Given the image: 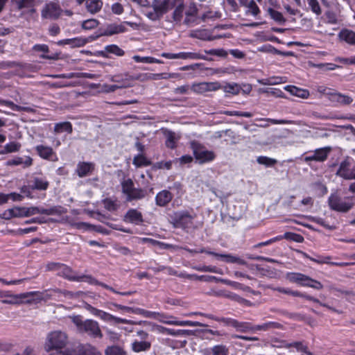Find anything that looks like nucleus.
Masks as SVG:
<instances>
[{"mask_svg": "<svg viewBox=\"0 0 355 355\" xmlns=\"http://www.w3.org/2000/svg\"><path fill=\"white\" fill-rule=\"evenodd\" d=\"M0 298L4 299L1 302L5 304H21L23 303L31 304L34 302H40L50 298V295L40 291H31L20 294H13L8 291L0 290Z\"/></svg>", "mask_w": 355, "mask_h": 355, "instance_id": "nucleus-1", "label": "nucleus"}, {"mask_svg": "<svg viewBox=\"0 0 355 355\" xmlns=\"http://www.w3.org/2000/svg\"><path fill=\"white\" fill-rule=\"evenodd\" d=\"M80 333H85L92 338H102L103 334L98 322L93 320H83L80 315L69 316Z\"/></svg>", "mask_w": 355, "mask_h": 355, "instance_id": "nucleus-2", "label": "nucleus"}, {"mask_svg": "<svg viewBox=\"0 0 355 355\" xmlns=\"http://www.w3.org/2000/svg\"><path fill=\"white\" fill-rule=\"evenodd\" d=\"M68 342V336L64 331L60 330L53 331L47 334L44 349L48 352L51 350L60 352V349L67 346Z\"/></svg>", "mask_w": 355, "mask_h": 355, "instance_id": "nucleus-3", "label": "nucleus"}, {"mask_svg": "<svg viewBox=\"0 0 355 355\" xmlns=\"http://www.w3.org/2000/svg\"><path fill=\"white\" fill-rule=\"evenodd\" d=\"M286 278L291 282L298 284L302 286L310 287L316 290H322L323 285L319 281L300 272H288Z\"/></svg>", "mask_w": 355, "mask_h": 355, "instance_id": "nucleus-4", "label": "nucleus"}, {"mask_svg": "<svg viewBox=\"0 0 355 355\" xmlns=\"http://www.w3.org/2000/svg\"><path fill=\"white\" fill-rule=\"evenodd\" d=\"M329 205L333 210L339 212H347L354 205L353 197L342 198L337 194H331L329 198Z\"/></svg>", "mask_w": 355, "mask_h": 355, "instance_id": "nucleus-5", "label": "nucleus"}, {"mask_svg": "<svg viewBox=\"0 0 355 355\" xmlns=\"http://www.w3.org/2000/svg\"><path fill=\"white\" fill-rule=\"evenodd\" d=\"M85 309L89 311L92 315L100 318L101 320L105 322H113L114 324H136V322L129 320L121 318L116 317L109 313L98 309L91 304L86 303L84 306Z\"/></svg>", "mask_w": 355, "mask_h": 355, "instance_id": "nucleus-6", "label": "nucleus"}, {"mask_svg": "<svg viewBox=\"0 0 355 355\" xmlns=\"http://www.w3.org/2000/svg\"><path fill=\"white\" fill-rule=\"evenodd\" d=\"M153 313H156L157 315L151 317H148L149 318H154L159 320L160 322L166 324H172L177 326H189V327H207V324L201 323L197 321H190V320H183L180 321L177 320L176 318L171 315H166L164 313H160L158 312H153Z\"/></svg>", "mask_w": 355, "mask_h": 355, "instance_id": "nucleus-7", "label": "nucleus"}, {"mask_svg": "<svg viewBox=\"0 0 355 355\" xmlns=\"http://www.w3.org/2000/svg\"><path fill=\"white\" fill-rule=\"evenodd\" d=\"M272 290L274 291H277L279 293H284V294H287V295H293V296H295V297H303V298H305L309 301H312L313 302H315V303H318L319 304L320 306H324V307H326L328 309L335 312V313H337L338 314H341L343 313L342 311H340V310H338L332 306H329L328 304H324V303H322L321 302L319 301V300H318L317 298H315L311 295H306L305 293H300L299 291H292L289 288H282V287H277V288H272Z\"/></svg>", "mask_w": 355, "mask_h": 355, "instance_id": "nucleus-8", "label": "nucleus"}, {"mask_svg": "<svg viewBox=\"0 0 355 355\" xmlns=\"http://www.w3.org/2000/svg\"><path fill=\"white\" fill-rule=\"evenodd\" d=\"M195 216L191 215L188 211H178L172 216V224L175 227L189 228L193 225V220Z\"/></svg>", "mask_w": 355, "mask_h": 355, "instance_id": "nucleus-9", "label": "nucleus"}, {"mask_svg": "<svg viewBox=\"0 0 355 355\" xmlns=\"http://www.w3.org/2000/svg\"><path fill=\"white\" fill-rule=\"evenodd\" d=\"M191 146L195 158L200 164L209 162L215 159L216 155L213 151L206 150L205 147L194 142L191 144Z\"/></svg>", "mask_w": 355, "mask_h": 355, "instance_id": "nucleus-10", "label": "nucleus"}, {"mask_svg": "<svg viewBox=\"0 0 355 355\" xmlns=\"http://www.w3.org/2000/svg\"><path fill=\"white\" fill-rule=\"evenodd\" d=\"M125 24L129 25L132 27L137 26L135 23L124 21L120 24H107L105 29L101 30V33L100 35H106L110 36L114 34H119L121 33H124L126 31Z\"/></svg>", "mask_w": 355, "mask_h": 355, "instance_id": "nucleus-11", "label": "nucleus"}, {"mask_svg": "<svg viewBox=\"0 0 355 355\" xmlns=\"http://www.w3.org/2000/svg\"><path fill=\"white\" fill-rule=\"evenodd\" d=\"M336 175L345 180H355V166L351 168L350 162L346 159L340 164Z\"/></svg>", "mask_w": 355, "mask_h": 355, "instance_id": "nucleus-12", "label": "nucleus"}, {"mask_svg": "<svg viewBox=\"0 0 355 355\" xmlns=\"http://www.w3.org/2000/svg\"><path fill=\"white\" fill-rule=\"evenodd\" d=\"M62 12L60 6L56 3L51 2L46 3L42 10L41 15L43 19H56Z\"/></svg>", "mask_w": 355, "mask_h": 355, "instance_id": "nucleus-13", "label": "nucleus"}, {"mask_svg": "<svg viewBox=\"0 0 355 355\" xmlns=\"http://www.w3.org/2000/svg\"><path fill=\"white\" fill-rule=\"evenodd\" d=\"M221 85L217 82H202L194 83L191 86V90L197 94H204L208 92L217 91L220 89Z\"/></svg>", "mask_w": 355, "mask_h": 355, "instance_id": "nucleus-14", "label": "nucleus"}, {"mask_svg": "<svg viewBox=\"0 0 355 355\" xmlns=\"http://www.w3.org/2000/svg\"><path fill=\"white\" fill-rule=\"evenodd\" d=\"M62 355H101V354L92 346L79 345L73 349L62 352Z\"/></svg>", "mask_w": 355, "mask_h": 355, "instance_id": "nucleus-15", "label": "nucleus"}, {"mask_svg": "<svg viewBox=\"0 0 355 355\" xmlns=\"http://www.w3.org/2000/svg\"><path fill=\"white\" fill-rule=\"evenodd\" d=\"M18 10L27 9L31 14L35 13V7L39 3V0H12Z\"/></svg>", "mask_w": 355, "mask_h": 355, "instance_id": "nucleus-16", "label": "nucleus"}, {"mask_svg": "<svg viewBox=\"0 0 355 355\" xmlns=\"http://www.w3.org/2000/svg\"><path fill=\"white\" fill-rule=\"evenodd\" d=\"M110 304L117 308L118 309L123 310V311H127L129 313L130 312V313H133L135 314L142 315L146 318L151 317V316H154V315H157L156 313H153L151 311H146L145 309H140V308H132V307L119 304H116L114 302H111V303H110Z\"/></svg>", "mask_w": 355, "mask_h": 355, "instance_id": "nucleus-17", "label": "nucleus"}, {"mask_svg": "<svg viewBox=\"0 0 355 355\" xmlns=\"http://www.w3.org/2000/svg\"><path fill=\"white\" fill-rule=\"evenodd\" d=\"M207 254L213 255L217 258H221L226 263H238L240 265H247V263L243 259L237 256L231 254H219L214 252H207Z\"/></svg>", "mask_w": 355, "mask_h": 355, "instance_id": "nucleus-18", "label": "nucleus"}, {"mask_svg": "<svg viewBox=\"0 0 355 355\" xmlns=\"http://www.w3.org/2000/svg\"><path fill=\"white\" fill-rule=\"evenodd\" d=\"M123 220L127 223L139 225L144 222L142 214L135 209H129L123 217Z\"/></svg>", "mask_w": 355, "mask_h": 355, "instance_id": "nucleus-19", "label": "nucleus"}, {"mask_svg": "<svg viewBox=\"0 0 355 355\" xmlns=\"http://www.w3.org/2000/svg\"><path fill=\"white\" fill-rule=\"evenodd\" d=\"M25 216L24 207H15L4 211L0 215V217L5 220H10L12 218H21L25 217Z\"/></svg>", "mask_w": 355, "mask_h": 355, "instance_id": "nucleus-20", "label": "nucleus"}, {"mask_svg": "<svg viewBox=\"0 0 355 355\" xmlns=\"http://www.w3.org/2000/svg\"><path fill=\"white\" fill-rule=\"evenodd\" d=\"M172 198L173 194L170 191L162 190L155 197L156 205L159 207H164L171 201Z\"/></svg>", "mask_w": 355, "mask_h": 355, "instance_id": "nucleus-21", "label": "nucleus"}, {"mask_svg": "<svg viewBox=\"0 0 355 355\" xmlns=\"http://www.w3.org/2000/svg\"><path fill=\"white\" fill-rule=\"evenodd\" d=\"M58 275L70 281H80L83 279H85L84 275L81 277L74 275L73 270L63 263Z\"/></svg>", "mask_w": 355, "mask_h": 355, "instance_id": "nucleus-22", "label": "nucleus"}, {"mask_svg": "<svg viewBox=\"0 0 355 355\" xmlns=\"http://www.w3.org/2000/svg\"><path fill=\"white\" fill-rule=\"evenodd\" d=\"M284 327L282 324L277 322H267L261 324L254 325V332L257 331H268L272 329H283Z\"/></svg>", "mask_w": 355, "mask_h": 355, "instance_id": "nucleus-23", "label": "nucleus"}, {"mask_svg": "<svg viewBox=\"0 0 355 355\" xmlns=\"http://www.w3.org/2000/svg\"><path fill=\"white\" fill-rule=\"evenodd\" d=\"M284 89L288 92L291 95L303 99L308 98L310 95L309 90L301 89L293 85H287L284 87Z\"/></svg>", "mask_w": 355, "mask_h": 355, "instance_id": "nucleus-24", "label": "nucleus"}, {"mask_svg": "<svg viewBox=\"0 0 355 355\" xmlns=\"http://www.w3.org/2000/svg\"><path fill=\"white\" fill-rule=\"evenodd\" d=\"M23 165V168L30 167L33 164V159L31 157H26L24 160L22 157H16L6 162V166H18Z\"/></svg>", "mask_w": 355, "mask_h": 355, "instance_id": "nucleus-25", "label": "nucleus"}, {"mask_svg": "<svg viewBox=\"0 0 355 355\" xmlns=\"http://www.w3.org/2000/svg\"><path fill=\"white\" fill-rule=\"evenodd\" d=\"M194 315H200L205 317H207L209 319L214 320L218 322H223L226 326H230L232 327H235L236 320L230 318H217L211 314H205L202 313H193ZM192 315V313H189V315Z\"/></svg>", "mask_w": 355, "mask_h": 355, "instance_id": "nucleus-26", "label": "nucleus"}, {"mask_svg": "<svg viewBox=\"0 0 355 355\" xmlns=\"http://www.w3.org/2000/svg\"><path fill=\"white\" fill-rule=\"evenodd\" d=\"M146 5L144 6H151L155 10L167 11L168 0H146Z\"/></svg>", "mask_w": 355, "mask_h": 355, "instance_id": "nucleus-27", "label": "nucleus"}, {"mask_svg": "<svg viewBox=\"0 0 355 355\" xmlns=\"http://www.w3.org/2000/svg\"><path fill=\"white\" fill-rule=\"evenodd\" d=\"M135 324L144 325L148 330L152 331H158L162 334H166L168 328L161 325L156 324L149 321H139L136 322Z\"/></svg>", "mask_w": 355, "mask_h": 355, "instance_id": "nucleus-28", "label": "nucleus"}, {"mask_svg": "<svg viewBox=\"0 0 355 355\" xmlns=\"http://www.w3.org/2000/svg\"><path fill=\"white\" fill-rule=\"evenodd\" d=\"M85 6L87 10L94 15L101 10L103 2L101 0H86Z\"/></svg>", "mask_w": 355, "mask_h": 355, "instance_id": "nucleus-29", "label": "nucleus"}, {"mask_svg": "<svg viewBox=\"0 0 355 355\" xmlns=\"http://www.w3.org/2000/svg\"><path fill=\"white\" fill-rule=\"evenodd\" d=\"M94 170V164L87 162H81L78 164L76 172L80 178L89 175Z\"/></svg>", "mask_w": 355, "mask_h": 355, "instance_id": "nucleus-30", "label": "nucleus"}, {"mask_svg": "<svg viewBox=\"0 0 355 355\" xmlns=\"http://www.w3.org/2000/svg\"><path fill=\"white\" fill-rule=\"evenodd\" d=\"M150 347L151 343L148 340H135L132 343V349L137 353L148 351Z\"/></svg>", "mask_w": 355, "mask_h": 355, "instance_id": "nucleus-31", "label": "nucleus"}, {"mask_svg": "<svg viewBox=\"0 0 355 355\" xmlns=\"http://www.w3.org/2000/svg\"><path fill=\"white\" fill-rule=\"evenodd\" d=\"M282 346L286 348L295 347L298 352L305 353L307 355H313V354L308 349V347L302 342H293L288 343L286 341L282 342Z\"/></svg>", "mask_w": 355, "mask_h": 355, "instance_id": "nucleus-32", "label": "nucleus"}, {"mask_svg": "<svg viewBox=\"0 0 355 355\" xmlns=\"http://www.w3.org/2000/svg\"><path fill=\"white\" fill-rule=\"evenodd\" d=\"M353 98L351 96L336 92L331 101V103H335L342 105H347L351 104Z\"/></svg>", "mask_w": 355, "mask_h": 355, "instance_id": "nucleus-33", "label": "nucleus"}, {"mask_svg": "<svg viewBox=\"0 0 355 355\" xmlns=\"http://www.w3.org/2000/svg\"><path fill=\"white\" fill-rule=\"evenodd\" d=\"M37 154L43 159H50L54 154L53 150L49 146L39 145L35 147Z\"/></svg>", "mask_w": 355, "mask_h": 355, "instance_id": "nucleus-34", "label": "nucleus"}, {"mask_svg": "<svg viewBox=\"0 0 355 355\" xmlns=\"http://www.w3.org/2000/svg\"><path fill=\"white\" fill-rule=\"evenodd\" d=\"M234 329L241 333H254V325L248 322L236 320Z\"/></svg>", "mask_w": 355, "mask_h": 355, "instance_id": "nucleus-35", "label": "nucleus"}, {"mask_svg": "<svg viewBox=\"0 0 355 355\" xmlns=\"http://www.w3.org/2000/svg\"><path fill=\"white\" fill-rule=\"evenodd\" d=\"M339 37L351 45H355V32L345 29L340 32Z\"/></svg>", "mask_w": 355, "mask_h": 355, "instance_id": "nucleus-36", "label": "nucleus"}, {"mask_svg": "<svg viewBox=\"0 0 355 355\" xmlns=\"http://www.w3.org/2000/svg\"><path fill=\"white\" fill-rule=\"evenodd\" d=\"M87 43V40L83 38H72L60 40L58 42L59 45H70L72 47H80Z\"/></svg>", "mask_w": 355, "mask_h": 355, "instance_id": "nucleus-37", "label": "nucleus"}, {"mask_svg": "<svg viewBox=\"0 0 355 355\" xmlns=\"http://www.w3.org/2000/svg\"><path fill=\"white\" fill-rule=\"evenodd\" d=\"M54 132L56 134L61 133L62 132H67L71 134L73 132L72 125L69 121L58 123L54 126Z\"/></svg>", "mask_w": 355, "mask_h": 355, "instance_id": "nucleus-38", "label": "nucleus"}, {"mask_svg": "<svg viewBox=\"0 0 355 355\" xmlns=\"http://www.w3.org/2000/svg\"><path fill=\"white\" fill-rule=\"evenodd\" d=\"M210 34L211 33L209 32V31L204 29L193 31L191 33L190 35L191 37L197 38L201 40L211 41Z\"/></svg>", "mask_w": 355, "mask_h": 355, "instance_id": "nucleus-39", "label": "nucleus"}, {"mask_svg": "<svg viewBox=\"0 0 355 355\" xmlns=\"http://www.w3.org/2000/svg\"><path fill=\"white\" fill-rule=\"evenodd\" d=\"M306 257H307L312 261H314L319 264L327 263V264H330L332 266H344L347 265V263H345L329 262V260L330 259L329 257H318V258H313L308 255H306Z\"/></svg>", "mask_w": 355, "mask_h": 355, "instance_id": "nucleus-40", "label": "nucleus"}, {"mask_svg": "<svg viewBox=\"0 0 355 355\" xmlns=\"http://www.w3.org/2000/svg\"><path fill=\"white\" fill-rule=\"evenodd\" d=\"M177 59H182V60H198L202 59L205 60V57L200 55L198 53L194 52H181L177 53Z\"/></svg>", "mask_w": 355, "mask_h": 355, "instance_id": "nucleus-41", "label": "nucleus"}, {"mask_svg": "<svg viewBox=\"0 0 355 355\" xmlns=\"http://www.w3.org/2000/svg\"><path fill=\"white\" fill-rule=\"evenodd\" d=\"M146 195V192L144 189L135 188L126 197V200L132 201L134 200H140L144 198Z\"/></svg>", "mask_w": 355, "mask_h": 355, "instance_id": "nucleus-42", "label": "nucleus"}, {"mask_svg": "<svg viewBox=\"0 0 355 355\" xmlns=\"http://www.w3.org/2000/svg\"><path fill=\"white\" fill-rule=\"evenodd\" d=\"M166 334L171 335L173 336H193L195 334V331L193 330H189V329L174 330V329L168 328Z\"/></svg>", "mask_w": 355, "mask_h": 355, "instance_id": "nucleus-43", "label": "nucleus"}, {"mask_svg": "<svg viewBox=\"0 0 355 355\" xmlns=\"http://www.w3.org/2000/svg\"><path fill=\"white\" fill-rule=\"evenodd\" d=\"M220 89L226 93H230L236 95L241 90V87L237 83H227L224 86H221Z\"/></svg>", "mask_w": 355, "mask_h": 355, "instance_id": "nucleus-44", "label": "nucleus"}, {"mask_svg": "<svg viewBox=\"0 0 355 355\" xmlns=\"http://www.w3.org/2000/svg\"><path fill=\"white\" fill-rule=\"evenodd\" d=\"M133 164L137 167L148 166L151 164V162L142 154H139L134 157Z\"/></svg>", "mask_w": 355, "mask_h": 355, "instance_id": "nucleus-45", "label": "nucleus"}, {"mask_svg": "<svg viewBox=\"0 0 355 355\" xmlns=\"http://www.w3.org/2000/svg\"><path fill=\"white\" fill-rule=\"evenodd\" d=\"M268 12L270 15V17L275 20L276 22H277L279 24H284L286 21L285 18L284 17L282 12L275 10L272 8H268Z\"/></svg>", "mask_w": 355, "mask_h": 355, "instance_id": "nucleus-46", "label": "nucleus"}, {"mask_svg": "<svg viewBox=\"0 0 355 355\" xmlns=\"http://www.w3.org/2000/svg\"><path fill=\"white\" fill-rule=\"evenodd\" d=\"M331 148L327 147L323 148H320L316 150L314 152L316 161L318 162H323L326 160L327 158L328 153L330 152Z\"/></svg>", "mask_w": 355, "mask_h": 355, "instance_id": "nucleus-47", "label": "nucleus"}, {"mask_svg": "<svg viewBox=\"0 0 355 355\" xmlns=\"http://www.w3.org/2000/svg\"><path fill=\"white\" fill-rule=\"evenodd\" d=\"M212 355H229V349L224 345H217L211 349Z\"/></svg>", "mask_w": 355, "mask_h": 355, "instance_id": "nucleus-48", "label": "nucleus"}, {"mask_svg": "<svg viewBox=\"0 0 355 355\" xmlns=\"http://www.w3.org/2000/svg\"><path fill=\"white\" fill-rule=\"evenodd\" d=\"M178 276L182 277H187L188 279L193 278L195 279L200 280V281H204V282H212L213 280L217 279V278L216 277L209 276V275L198 276L196 275H179Z\"/></svg>", "mask_w": 355, "mask_h": 355, "instance_id": "nucleus-49", "label": "nucleus"}, {"mask_svg": "<svg viewBox=\"0 0 355 355\" xmlns=\"http://www.w3.org/2000/svg\"><path fill=\"white\" fill-rule=\"evenodd\" d=\"M20 148H21L20 144L15 142V141H12L9 144H7L4 146L3 150L2 152H1L0 153L3 154V153H10L17 152L19 150Z\"/></svg>", "mask_w": 355, "mask_h": 355, "instance_id": "nucleus-50", "label": "nucleus"}, {"mask_svg": "<svg viewBox=\"0 0 355 355\" xmlns=\"http://www.w3.org/2000/svg\"><path fill=\"white\" fill-rule=\"evenodd\" d=\"M84 277L85 279H87V281L88 282H89L90 284H96V285H99L107 290H110L111 291H112L113 293H117V291L113 288L112 287L104 284V283H102V282H98L97 279L93 278L92 276L90 275H84Z\"/></svg>", "mask_w": 355, "mask_h": 355, "instance_id": "nucleus-51", "label": "nucleus"}, {"mask_svg": "<svg viewBox=\"0 0 355 355\" xmlns=\"http://www.w3.org/2000/svg\"><path fill=\"white\" fill-rule=\"evenodd\" d=\"M49 187V182L43 179L38 178H34V185L32 187L33 189L46 190Z\"/></svg>", "mask_w": 355, "mask_h": 355, "instance_id": "nucleus-52", "label": "nucleus"}, {"mask_svg": "<svg viewBox=\"0 0 355 355\" xmlns=\"http://www.w3.org/2000/svg\"><path fill=\"white\" fill-rule=\"evenodd\" d=\"M130 85L128 84H121V85H107L104 84L102 85V89L105 92H113L118 89L125 88L130 87Z\"/></svg>", "mask_w": 355, "mask_h": 355, "instance_id": "nucleus-53", "label": "nucleus"}, {"mask_svg": "<svg viewBox=\"0 0 355 355\" xmlns=\"http://www.w3.org/2000/svg\"><path fill=\"white\" fill-rule=\"evenodd\" d=\"M121 186H122V191L123 193H125L126 195V197L135 189L134 183H133L132 180L130 179L124 180L121 183Z\"/></svg>", "mask_w": 355, "mask_h": 355, "instance_id": "nucleus-54", "label": "nucleus"}, {"mask_svg": "<svg viewBox=\"0 0 355 355\" xmlns=\"http://www.w3.org/2000/svg\"><path fill=\"white\" fill-rule=\"evenodd\" d=\"M105 51L107 53H113L117 56H122L125 53L123 49H121L117 45L115 44H111L105 46Z\"/></svg>", "mask_w": 355, "mask_h": 355, "instance_id": "nucleus-55", "label": "nucleus"}, {"mask_svg": "<svg viewBox=\"0 0 355 355\" xmlns=\"http://www.w3.org/2000/svg\"><path fill=\"white\" fill-rule=\"evenodd\" d=\"M105 355H125V352L119 346H112L105 349Z\"/></svg>", "mask_w": 355, "mask_h": 355, "instance_id": "nucleus-56", "label": "nucleus"}, {"mask_svg": "<svg viewBox=\"0 0 355 355\" xmlns=\"http://www.w3.org/2000/svg\"><path fill=\"white\" fill-rule=\"evenodd\" d=\"M166 137V145L168 148H174L175 147V135L172 131H167L165 133Z\"/></svg>", "mask_w": 355, "mask_h": 355, "instance_id": "nucleus-57", "label": "nucleus"}, {"mask_svg": "<svg viewBox=\"0 0 355 355\" xmlns=\"http://www.w3.org/2000/svg\"><path fill=\"white\" fill-rule=\"evenodd\" d=\"M99 24L98 20L95 19H90L83 21L82 28L85 30H91L96 28Z\"/></svg>", "mask_w": 355, "mask_h": 355, "instance_id": "nucleus-58", "label": "nucleus"}, {"mask_svg": "<svg viewBox=\"0 0 355 355\" xmlns=\"http://www.w3.org/2000/svg\"><path fill=\"white\" fill-rule=\"evenodd\" d=\"M133 59L137 62L162 63V61L152 57H140L139 55H135L133 56Z\"/></svg>", "mask_w": 355, "mask_h": 355, "instance_id": "nucleus-59", "label": "nucleus"}, {"mask_svg": "<svg viewBox=\"0 0 355 355\" xmlns=\"http://www.w3.org/2000/svg\"><path fill=\"white\" fill-rule=\"evenodd\" d=\"M257 162L259 164H263L266 166H273L277 163V160L265 156H260L257 157Z\"/></svg>", "mask_w": 355, "mask_h": 355, "instance_id": "nucleus-60", "label": "nucleus"}, {"mask_svg": "<svg viewBox=\"0 0 355 355\" xmlns=\"http://www.w3.org/2000/svg\"><path fill=\"white\" fill-rule=\"evenodd\" d=\"M309 7L311 8L313 12L317 15L322 14V9L318 1V0H307Z\"/></svg>", "mask_w": 355, "mask_h": 355, "instance_id": "nucleus-61", "label": "nucleus"}, {"mask_svg": "<svg viewBox=\"0 0 355 355\" xmlns=\"http://www.w3.org/2000/svg\"><path fill=\"white\" fill-rule=\"evenodd\" d=\"M184 6L180 4L177 6L173 13V19L176 22H180L183 16Z\"/></svg>", "mask_w": 355, "mask_h": 355, "instance_id": "nucleus-62", "label": "nucleus"}, {"mask_svg": "<svg viewBox=\"0 0 355 355\" xmlns=\"http://www.w3.org/2000/svg\"><path fill=\"white\" fill-rule=\"evenodd\" d=\"M103 205L106 209L111 211H115L118 208L116 203L109 198H106L103 200Z\"/></svg>", "mask_w": 355, "mask_h": 355, "instance_id": "nucleus-63", "label": "nucleus"}, {"mask_svg": "<svg viewBox=\"0 0 355 355\" xmlns=\"http://www.w3.org/2000/svg\"><path fill=\"white\" fill-rule=\"evenodd\" d=\"M166 11H159V10H153V12H148L146 15L148 18L153 21L158 20L161 18L162 15L165 13Z\"/></svg>", "mask_w": 355, "mask_h": 355, "instance_id": "nucleus-64", "label": "nucleus"}]
</instances>
